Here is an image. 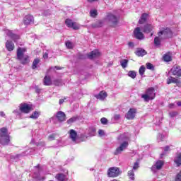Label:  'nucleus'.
Listing matches in <instances>:
<instances>
[{
    "mask_svg": "<svg viewBox=\"0 0 181 181\" xmlns=\"http://www.w3.org/2000/svg\"><path fill=\"white\" fill-rule=\"evenodd\" d=\"M129 141H131V134L129 133H123L117 137V142L119 144V146L116 148L115 155H119L123 151H125L129 145Z\"/></svg>",
    "mask_w": 181,
    "mask_h": 181,
    "instance_id": "obj_1",
    "label": "nucleus"
},
{
    "mask_svg": "<svg viewBox=\"0 0 181 181\" xmlns=\"http://www.w3.org/2000/svg\"><path fill=\"white\" fill-rule=\"evenodd\" d=\"M158 36L154 38V45L156 46H160V42L162 40L165 39H168V37H172V30L170 28H165L160 32H158Z\"/></svg>",
    "mask_w": 181,
    "mask_h": 181,
    "instance_id": "obj_2",
    "label": "nucleus"
},
{
    "mask_svg": "<svg viewBox=\"0 0 181 181\" xmlns=\"http://www.w3.org/2000/svg\"><path fill=\"white\" fill-rule=\"evenodd\" d=\"M11 142L9 134L8 133V129L2 127L0 129V144L1 145H9Z\"/></svg>",
    "mask_w": 181,
    "mask_h": 181,
    "instance_id": "obj_3",
    "label": "nucleus"
},
{
    "mask_svg": "<svg viewBox=\"0 0 181 181\" xmlns=\"http://www.w3.org/2000/svg\"><path fill=\"white\" fill-rule=\"evenodd\" d=\"M32 105H29L28 103H23L20 105L19 110H16L13 112L16 115V117H21L22 112L23 114H29L30 111H32Z\"/></svg>",
    "mask_w": 181,
    "mask_h": 181,
    "instance_id": "obj_4",
    "label": "nucleus"
},
{
    "mask_svg": "<svg viewBox=\"0 0 181 181\" xmlns=\"http://www.w3.org/2000/svg\"><path fill=\"white\" fill-rule=\"evenodd\" d=\"M155 97H156V93H155V88L153 87L147 88L145 94L141 95V98L146 102L154 100Z\"/></svg>",
    "mask_w": 181,
    "mask_h": 181,
    "instance_id": "obj_5",
    "label": "nucleus"
},
{
    "mask_svg": "<svg viewBox=\"0 0 181 181\" xmlns=\"http://www.w3.org/2000/svg\"><path fill=\"white\" fill-rule=\"evenodd\" d=\"M26 52V49L18 47L17 49V59L21 62L22 64H28L29 63V56L23 55V53Z\"/></svg>",
    "mask_w": 181,
    "mask_h": 181,
    "instance_id": "obj_6",
    "label": "nucleus"
},
{
    "mask_svg": "<svg viewBox=\"0 0 181 181\" xmlns=\"http://www.w3.org/2000/svg\"><path fill=\"white\" fill-rule=\"evenodd\" d=\"M120 173L119 168L117 167H111L107 170V176L109 177H117Z\"/></svg>",
    "mask_w": 181,
    "mask_h": 181,
    "instance_id": "obj_7",
    "label": "nucleus"
},
{
    "mask_svg": "<svg viewBox=\"0 0 181 181\" xmlns=\"http://www.w3.org/2000/svg\"><path fill=\"white\" fill-rule=\"evenodd\" d=\"M111 26H117L118 23V18L113 14L109 13L106 18Z\"/></svg>",
    "mask_w": 181,
    "mask_h": 181,
    "instance_id": "obj_8",
    "label": "nucleus"
},
{
    "mask_svg": "<svg viewBox=\"0 0 181 181\" xmlns=\"http://www.w3.org/2000/svg\"><path fill=\"white\" fill-rule=\"evenodd\" d=\"M137 110L135 107L130 108L126 114L127 119L132 120L135 118L136 115Z\"/></svg>",
    "mask_w": 181,
    "mask_h": 181,
    "instance_id": "obj_9",
    "label": "nucleus"
},
{
    "mask_svg": "<svg viewBox=\"0 0 181 181\" xmlns=\"http://www.w3.org/2000/svg\"><path fill=\"white\" fill-rule=\"evenodd\" d=\"M134 34L136 39H139V40H142L145 38V36L144 35V33L141 32V28H139V27L134 29Z\"/></svg>",
    "mask_w": 181,
    "mask_h": 181,
    "instance_id": "obj_10",
    "label": "nucleus"
},
{
    "mask_svg": "<svg viewBox=\"0 0 181 181\" xmlns=\"http://www.w3.org/2000/svg\"><path fill=\"white\" fill-rule=\"evenodd\" d=\"M6 33L7 36L11 37V39H13L14 42H18L19 39H21V37L18 35H16L12 32L11 30H8L6 31Z\"/></svg>",
    "mask_w": 181,
    "mask_h": 181,
    "instance_id": "obj_11",
    "label": "nucleus"
},
{
    "mask_svg": "<svg viewBox=\"0 0 181 181\" xmlns=\"http://www.w3.org/2000/svg\"><path fill=\"white\" fill-rule=\"evenodd\" d=\"M24 25H32L35 23V18L32 15H27L24 17Z\"/></svg>",
    "mask_w": 181,
    "mask_h": 181,
    "instance_id": "obj_12",
    "label": "nucleus"
},
{
    "mask_svg": "<svg viewBox=\"0 0 181 181\" xmlns=\"http://www.w3.org/2000/svg\"><path fill=\"white\" fill-rule=\"evenodd\" d=\"M33 151H35V150L33 148H30V150L25 151L23 153L12 156L11 158L13 159H21V158H22V156H25V155H32V153H30V152H33Z\"/></svg>",
    "mask_w": 181,
    "mask_h": 181,
    "instance_id": "obj_13",
    "label": "nucleus"
},
{
    "mask_svg": "<svg viewBox=\"0 0 181 181\" xmlns=\"http://www.w3.org/2000/svg\"><path fill=\"white\" fill-rule=\"evenodd\" d=\"M65 24L68 28H73L75 30H77L79 28L77 23H73V21L69 18L65 21Z\"/></svg>",
    "mask_w": 181,
    "mask_h": 181,
    "instance_id": "obj_14",
    "label": "nucleus"
},
{
    "mask_svg": "<svg viewBox=\"0 0 181 181\" xmlns=\"http://www.w3.org/2000/svg\"><path fill=\"white\" fill-rule=\"evenodd\" d=\"M171 71H173V76H177V77H181V69L179 66H174L171 69Z\"/></svg>",
    "mask_w": 181,
    "mask_h": 181,
    "instance_id": "obj_15",
    "label": "nucleus"
},
{
    "mask_svg": "<svg viewBox=\"0 0 181 181\" xmlns=\"http://www.w3.org/2000/svg\"><path fill=\"white\" fill-rule=\"evenodd\" d=\"M162 166H163V161L158 160L154 165L152 166L151 170H160L162 169Z\"/></svg>",
    "mask_w": 181,
    "mask_h": 181,
    "instance_id": "obj_16",
    "label": "nucleus"
},
{
    "mask_svg": "<svg viewBox=\"0 0 181 181\" xmlns=\"http://www.w3.org/2000/svg\"><path fill=\"white\" fill-rule=\"evenodd\" d=\"M153 30V26H152L151 24H146L143 28H141V30L144 32V33H151Z\"/></svg>",
    "mask_w": 181,
    "mask_h": 181,
    "instance_id": "obj_17",
    "label": "nucleus"
},
{
    "mask_svg": "<svg viewBox=\"0 0 181 181\" xmlns=\"http://www.w3.org/2000/svg\"><path fill=\"white\" fill-rule=\"evenodd\" d=\"M101 54L100 53V51L98 49L92 51L90 53L88 54V59H95V57H100Z\"/></svg>",
    "mask_w": 181,
    "mask_h": 181,
    "instance_id": "obj_18",
    "label": "nucleus"
},
{
    "mask_svg": "<svg viewBox=\"0 0 181 181\" xmlns=\"http://www.w3.org/2000/svg\"><path fill=\"white\" fill-rule=\"evenodd\" d=\"M6 48L8 50V52H13V50L15 49V44H13V42L7 40L6 42Z\"/></svg>",
    "mask_w": 181,
    "mask_h": 181,
    "instance_id": "obj_19",
    "label": "nucleus"
},
{
    "mask_svg": "<svg viewBox=\"0 0 181 181\" xmlns=\"http://www.w3.org/2000/svg\"><path fill=\"white\" fill-rule=\"evenodd\" d=\"M57 118L60 122L66 121V114L64 112L59 111L57 113Z\"/></svg>",
    "mask_w": 181,
    "mask_h": 181,
    "instance_id": "obj_20",
    "label": "nucleus"
},
{
    "mask_svg": "<svg viewBox=\"0 0 181 181\" xmlns=\"http://www.w3.org/2000/svg\"><path fill=\"white\" fill-rule=\"evenodd\" d=\"M70 139L73 141V142H76L77 141V132L74 129H71L69 132Z\"/></svg>",
    "mask_w": 181,
    "mask_h": 181,
    "instance_id": "obj_21",
    "label": "nucleus"
},
{
    "mask_svg": "<svg viewBox=\"0 0 181 181\" xmlns=\"http://www.w3.org/2000/svg\"><path fill=\"white\" fill-rule=\"evenodd\" d=\"M95 97L98 100H101L103 101V100H105V98H107V92L101 91L98 95H95Z\"/></svg>",
    "mask_w": 181,
    "mask_h": 181,
    "instance_id": "obj_22",
    "label": "nucleus"
},
{
    "mask_svg": "<svg viewBox=\"0 0 181 181\" xmlns=\"http://www.w3.org/2000/svg\"><path fill=\"white\" fill-rule=\"evenodd\" d=\"M146 53H147L146 51L142 48H139L135 52L136 55L138 56L139 57H143V56H145Z\"/></svg>",
    "mask_w": 181,
    "mask_h": 181,
    "instance_id": "obj_23",
    "label": "nucleus"
},
{
    "mask_svg": "<svg viewBox=\"0 0 181 181\" xmlns=\"http://www.w3.org/2000/svg\"><path fill=\"white\" fill-rule=\"evenodd\" d=\"M55 179L59 181H67V176L63 173H59L55 176Z\"/></svg>",
    "mask_w": 181,
    "mask_h": 181,
    "instance_id": "obj_24",
    "label": "nucleus"
},
{
    "mask_svg": "<svg viewBox=\"0 0 181 181\" xmlns=\"http://www.w3.org/2000/svg\"><path fill=\"white\" fill-rule=\"evenodd\" d=\"M44 86H52L53 84V82L52 81V79L50 78V76H46L43 79Z\"/></svg>",
    "mask_w": 181,
    "mask_h": 181,
    "instance_id": "obj_25",
    "label": "nucleus"
},
{
    "mask_svg": "<svg viewBox=\"0 0 181 181\" xmlns=\"http://www.w3.org/2000/svg\"><path fill=\"white\" fill-rule=\"evenodd\" d=\"M80 119V117L78 116H74L71 117L69 119L66 121V123L69 125H71V124H74V122H76V121H78Z\"/></svg>",
    "mask_w": 181,
    "mask_h": 181,
    "instance_id": "obj_26",
    "label": "nucleus"
},
{
    "mask_svg": "<svg viewBox=\"0 0 181 181\" xmlns=\"http://www.w3.org/2000/svg\"><path fill=\"white\" fill-rule=\"evenodd\" d=\"M103 26H104V21H98L92 24V28H101Z\"/></svg>",
    "mask_w": 181,
    "mask_h": 181,
    "instance_id": "obj_27",
    "label": "nucleus"
},
{
    "mask_svg": "<svg viewBox=\"0 0 181 181\" xmlns=\"http://www.w3.org/2000/svg\"><path fill=\"white\" fill-rule=\"evenodd\" d=\"M146 18H148V14L147 13H143L140 20L139 21V23L140 25H142L143 23H145V22H146Z\"/></svg>",
    "mask_w": 181,
    "mask_h": 181,
    "instance_id": "obj_28",
    "label": "nucleus"
},
{
    "mask_svg": "<svg viewBox=\"0 0 181 181\" xmlns=\"http://www.w3.org/2000/svg\"><path fill=\"white\" fill-rule=\"evenodd\" d=\"M88 136H94L95 135V128L90 127L87 131Z\"/></svg>",
    "mask_w": 181,
    "mask_h": 181,
    "instance_id": "obj_29",
    "label": "nucleus"
},
{
    "mask_svg": "<svg viewBox=\"0 0 181 181\" xmlns=\"http://www.w3.org/2000/svg\"><path fill=\"white\" fill-rule=\"evenodd\" d=\"M171 83H179V80L176 79V78H173L172 76H170L168 78L167 84H170Z\"/></svg>",
    "mask_w": 181,
    "mask_h": 181,
    "instance_id": "obj_30",
    "label": "nucleus"
},
{
    "mask_svg": "<svg viewBox=\"0 0 181 181\" xmlns=\"http://www.w3.org/2000/svg\"><path fill=\"white\" fill-rule=\"evenodd\" d=\"M175 162L177 166H180L181 165V153L177 154Z\"/></svg>",
    "mask_w": 181,
    "mask_h": 181,
    "instance_id": "obj_31",
    "label": "nucleus"
},
{
    "mask_svg": "<svg viewBox=\"0 0 181 181\" xmlns=\"http://www.w3.org/2000/svg\"><path fill=\"white\" fill-rule=\"evenodd\" d=\"M39 63H40V59H34V61L33 62V65H32L33 70H35V69H37V64Z\"/></svg>",
    "mask_w": 181,
    "mask_h": 181,
    "instance_id": "obj_32",
    "label": "nucleus"
},
{
    "mask_svg": "<svg viewBox=\"0 0 181 181\" xmlns=\"http://www.w3.org/2000/svg\"><path fill=\"white\" fill-rule=\"evenodd\" d=\"M128 59H122L120 61V64L122 67V69H127V66H128Z\"/></svg>",
    "mask_w": 181,
    "mask_h": 181,
    "instance_id": "obj_33",
    "label": "nucleus"
},
{
    "mask_svg": "<svg viewBox=\"0 0 181 181\" xmlns=\"http://www.w3.org/2000/svg\"><path fill=\"white\" fill-rule=\"evenodd\" d=\"M165 138H166V135H165V134H159L157 136V141L158 142H162Z\"/></svg>",
    "mask_w": 181,
    "mask_h": 181,
    "instance_id": "obj_34",
    "label": "nucleus"
},
{
    "mask_svg": "<svg viewBox=\"0 0 181 181\" xmlns=\"http://www.w3.org/2000/svg\"><path fill=\"white\" fill-rule=\"evenodd\" d=\"M128 176L131 180H135V173H134V170L128 171Z\"/></svg>",
    "mask_w": 181,
    "mask_h": 181,
    "instance_id": "obj_35",
    "label": "nucleus"
},
{
    "mask_svg": "<svg viewBox=\"0 0 181 181\" xmlns=\"http://www.w3.org/2000/svg\"><path fill=\"white\" fill-rule=\"evenodd\" d=\"M127 76H129V77H131V78H135L136 77V71H129L127 74Z\"/></svg>",
    "mask_w": 181,
    "mask_h": 181,
    "instance_id": "obj_36",
    "label": "nucleus"
},
{
    "mask_svg": "<svg viewBox=\"0 0 181 181\" xmlns=\"http://www.w3.org/2000/svg\"><path fill=\"white\" fill-rule=\"evenodd\" d=\"M164 62H171L172 61V56L169 54H165L163 56Z\"/></svg>",
    "mask_w": 181,
    "mask_h": 181,
    "instance_id": "obj_37",
    "label": "nucleus"
},
{
    "mask_svg": "<svg viewBox=\"0 0 181 181\" xmlns=\"http://www.w3.org/2000/svg\"><path fill=\"white\" fill-rule=\"evenodd\" d=\"M39 115H40V113L35 111L32 114L30 118H32L33 119H37V118H39Z\"/></svg>",
    "mask_w": 181,
    "mask_h": 181,
    "instance_id": "obj_38",
    "label": "nucleus"
},
{
    "mask_svg": "<svg viewBox=\"0 0 181 181\" xmlns=\"http://www.w3.org/2000/svg\"><path fill=\"white\" fill-rule=\"evenodd\" d=\"M139 73L140 74V76H144V73H145V66H141L139 70Z\"/></svg>",
    "mask_w": 181,
    "mask_h": 181,
    "instance_id": "obj_39",
    "label": "nucleus"
},
{
    "mask_svg": "<svg viewBox=\"0 0 181 181\" xmlns=\"http://www.w3.org/2000/svg\"><path fill=\"white\" fill-rule=\"evenodd\" d=\"M164 151L163 153L161 154V156H163V155H165V153L167 152H170V146H166L165 147H164Z\"/></svg>",
    "mask_w": 181,
    "mask_h": 181,
    "instance_id": "obj_40",
    "label": "nucleus"
},
{
    "mask_svg": "<svg viewBox=\"0 0 181 181\" xmlns=\"http://www.w3.org/2000/svg\"><path fill=\"white\" fill-rule=\"evenodd\" d=\"M90 15L91 18H95V16H97V10L95 9L90 10Z\"/></svg>",
    "mask_w": 181,
    "mask_h": 181,
    "instance_id": "obj_41",
    "label": "nucleus"
},
{
    "mask_svg": "<svg viewBox=\"0 0 181 181\" xmlns=\"http://www.w3.org/2000/svg\"><path fill=\"white\" fill-rule=\"evenodd\" d=\"M52 83L54 84V86H61L62 81L60 79H55L53 81Z\"/></svg>",
    "mask_w": 181,
    "mask_h": 181,
    "instance_id": "obj_42",
    "label": "nucleus"
},
{
    "mask_svg": "<svg viewBox=\"0 0 181 181\" xmlns=\"http://www.w3.org/2000/svg\"><path fill=\"white\" fill-rule=\"evenodd\" d=\"M66 47L68 49H73V42H70V41H67L66 43Z\"/></svg>",
    "mask_w": 181,
    "mask_h": 181,
    "instance_id": "obj_43",
    "label": "nucleus"
},
{
    "mask_svg": "<svg viewBox=\"0 0 181 181\" xmlns=\"http://www.w3.org/2000/svg\"><path fill=\"white\" fill-rule=\"evenodd\" d=\"M146 69H148V70H154L155 67L153 66V64H152L151 63H147Z\"/></svg>",
    "mask_w": 181,
    "mask_h": 181,
    "instance_id": "obj_44",
    "label": "nucleus"
},
{
    "mask_svg": "<svg viewBox=\"0 0 181 181\" xmlns=\"http://www.w3.org/2000/svg\"><path fill=\"white\" fill-rule=\"evenodd\" d=\"M101 124H103V125H107V124L108 123V119H107V118L105 117H103L100 119Z\"/></svg>",
    "mask_w": 181,
    "mask_h": 181,
    "instance_id": "obj_45",
    "label": "nucleus"
},
{
    "mask_svg": "<svg viewBox=\"0 0 181 181\" xmlns=\"http://www.w3.org/2000/svg\"><path fill=\"white\" fill-rule=\"evenodd\" d=\"M56 139V134H52L48 136L49 141H54Z\"/></svg>",
    "mask_w": 181,
    "mask_h": 181,
    "instance_id": "obj_46",
    "label": "nucleus"
},
{
    "mask_svg": "<svg viewBox=\"0 0 181 181\" xmlns=\"http://www.w3.org/2000/svg\"><path fill=\"white\" fill-rule=\"evenodd\" d=\"M139 168V162L136 161L134 163L132 170H136Z\"/></svg>",
    "mask_w": 181,
    "mask_h": 181,
    "instance_id": "obj_47",
    "label": "nucleus"
},
{
    "mask_svg": "<svg viewBox=\"0 0 181 181\" xmlns=\"http://www.w3.org/2000/svg\"><path fill=\"white\" fill-rule=\"evenodd\" d=\"M99 136H104L105 135V132L103 129L98 130Z\"/></svg>",
    "mask_w": 181,
    "mask_h": 181,
    "instance_id": "obj_48",
    "label": "nucleus"
},
{
    "mask_svg": "<svg viewBox=\"0 0 181 181\" xmlns=\"http://www.w3.org/2000/svg\"><path fill=\"white\" fill-rule=\"evenodd\" d=\"M175 181H181V170L180 172L175 177Z\"/></svg>",
    "mask_w": 181,
    "mask_h": 181,
    "instance_id": "obj_49",
    "label": "nucleus"
},
{
    "mask_svg": "<svg viewBox=\"0 0 181 181\" xmlns=\"http://www.w3.org/2000/svg\"><path fill=\"white\" fill-rule=\"evenodd\" d=\"M169 115L171 118H173V117H176L177 115V112H170Z\"/></svg>",
    "mask_w": 181,
    "mask_h": 181,
    "instance_id": "obj_50",
    "label": "nucleus"
},
{
    "mask_svg": "<svg viewBox=\"0 0 181 181\" xmlns=\"http://www.w3.org/2000/svg\"><path fill=\"white\" fill-rule=\"evenodd\" d=\"M119 118H121V115H115L114 119H115V121H118Z\"/></svg>",
    "mask_w": 181,
    "mask_h": 181,
    "instance_id": "obj_51",
    "label": "nucleus"
},
{
    "mask_svg": "<svg viewBox=\"0 0 181 181\" xmlns=\"http://www.w3.org/2000/svg\"><path fill=\"white\" fill-rule=\"evenodd\" d=\"M49 57V52H46L43 54V59H47Z\"/></svg>",
    "mask_w": 181,
    "mask_h": 181,
    "instance_id": "obj_52",
    "label": "nucleus"
},
{
    "mask_svg": "<svg viewBox=\"0 0 181 181\" xmlns=\"http://www.w3.org/2000/svg\"><path fill=\"white\" fill-rule=\"evenodd\" d=\"M169 108L173 109L176 107V105H175V103H170L168 105Z\"/></svg>",
    "mask_w": 181,
    "mask_h": 181,
    "instance_id": "obj_53",
    "label": "nucleus"
},
{
    "mask_svg": "<svg viewBox=\"0 0 181 181\" xmlns=\"http://www.w3.org/2000/svg\"><path fill=\"white\" fill-rule=\"evenodd\" d=\"M66 98H64V99H60L59 100V104L61 105V104H63L64 103V100H66Z\"/></svg>",
    "mask_w": 181,
    "mask_h": 181,
    "instance_id": "obj_54",
    "label": "nucleus"
},
{
    "mask_svg": "<svg viewBox=\"0 0 181 181\" xmlns=\"http://www.w3.org/2000/svg\"><path fill=\"white\" fill-rule=\"evenodd\" d=\"M129 47H132V49L134 47V42H129L128 43Z\"/></svg>",
    "mask_w": 181,
    "mask_h": 181,
    "instance_id": "obj_55",
    "label": "nucleus"
},
{
    "mask_svg": "<svg viewBox=\"0 0 181 181\" xmlns=\"http://www.w3.org/2000/svg\"><path fill=\"white\" fill-rule=\"evenodd\" d=\"M0 115H1V117H5V112H0Z\"/></svg>",
    "mask_w": 181,
    "mask_h": 181,
    "instance_id": "obj_56",
    "label": "nucleus"
},
{
    "mask_svg": "<svg viewBox=\"0 0 181 181\" xmlns=\"http://www.w3.org/2000/svg\"><path fill=\"white\" fill-rule=\"evenodd\" d=\"M98 1V0H88V2H95V1Z\"/></svg>",
    "mask_w": 181,
    "mask_h": 181,
    "instance_id": "obj_57",
    "label": "nucleus"
},
{
    "mask_svg": "<svg viewBox=\"0 0 181 181\" xmlns=\"http://www.w3.org/2000/svg\"><path fill=\"white\" fill-rule=\"evenodd\" d=\"M177 105L178 107H181V102H177Z\"/></svg>",
    "mask_w": 181,
    "mask_h": 181,
    "instance_id": "obj_58",
    "label": "nucleus"
},
{
    "mask_svg": "<svg viewBox=\"0 0 181 181\" xmlns=\"http://www.w3.org/2000/svg\"><path fill=\"white\" fill-rule=\"evenodd\" d=\"M55 69H56L57 70H60V67H59V66H55Z\"/></svg>",
    "mask_w": 181,
    "mask_h": 181,
    "instance_id": "obj_59",
    "label": "nucleus"
},
{
    "mask_svg": "<svg viewBox=\"0 0 181 181\" xmlns=\"http://www.w3.org/2000/svg\"><path fill=\"white\" fill-rule=\"evenodd\" d=\"M153 33H151V36H153Z\"/></svg>",
    "mask_w": 181,
    "mask_h": 181,
    "instance_id": "obj_60",
    "label": "nucleus"
},
{
    "mask_svg": "<svg viewBox=\"0 0 181 181\" xmlns=\"http://www.w3.org/2000/svg\"><path fill=\"white\" fill-rule=\"evenodd\" d=\"M38 167H39V165H37V166H36V168H38Z\"/></svg>",
    "mask_w": 181,
    "mask_h": 181,
    "instance_id": "obj_61",
    "label": "nucleus"
},
{
    "mask_svg": "<svg viewBox=\"0 0 181 181\" xmlns=\"http://www.w3.org/2000/svg\"><path fill=\"white\" fill-rule=\"evenodd\" d=\"M49 181H53V180H49Z\"/></svg>",
    "mask_w": 181,
    "mask_h": 181,
    "instance_id": "obj_62",
    "label": "nucleus"
}]
</instances>
